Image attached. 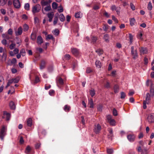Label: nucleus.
I'll return each mask as SVG.
<instances>
[{"instance_id": "f257e3e1", "label": "nucleus", "mask_w": 154, "mask_h": 154, "mask_svg": "<svg viewBox=\"0 0 154 154\" xmlns=\"http://www.w3.org/2000/svg\"><path fill=\"white\" fill-rule=\"evenodd\" d=\"M7 131V127L5 126H3L0 131V138L2 140L4 139V138L6 135Z\"/></svg>"}, {"instance_id": "f03ea898", "label": "nucleus", "mask_w": 154, "mask_h": 154, "mask_svg": "<svg viewBox=\"0 0 154 154\" xmlns=\"http://www.w3.org/2000/svg\"><path fill=\"white\" fill-rule=\"evenodd\" d=\"M41 9V5L39 4H37L32 7V12L33 14H35L39 12Z\"/></svg>"}, {"instance_id": "7ed1b4c3", "label": "nucleus", "mask_w": 154, "mask_h": 154, "mask_svg": "<svg viewBox=\"0 0 154 154\" xmlns=\"http://www.w3.org/2000/svg\"><path fill=\"white\" fill-rule=\"evenodd\" d=\"M150 100V95L149 93L146 94V100H144L143 103V108L146 109V104L149 103Z\"/></svg>"}, {"instance_id": "20e7f679", "label": "nucleus", "mask_w": 154, "mask_h": 154, "mask_svg": "<svg viewBox=\"0 0 154 154\" xmlns=\"http://www.w3.org/2000/svg\"><path fill=\"white\" fill-rule=\"evenodd\" d=\"M147 120L149 123L153 122H154V114L151 113L148 116Z\"/></svg>"}, {"instance_id": "39448f33", "label": "nucleus", "mask_w": 154, "mask_h": 154, "mask_svg": "<svg viewBox=\"0 0 154 154\" xmlns=\"http://www.w3.org/2000/svg\"><path fill=\"white\" fill-rule=\"evenodd\" d=\"M101 129V126L99 124L95 125L94 129V131L97 134L98 133Z\"/></svg>"}, {"instance_id": "423d86ee", "label": "nucleus", "mask_w": 154, "mask_h": 154, "mask_svg": "<svg viewBox=\"0 0 154 154\" xmlns=\"http://www.w3.org/2000/svg\"><path fill=\"white\" fill-rule=\"evenodd\" d=\"M10 114L9 113L7 112L6 111H4L2 116L3 118H5L6 120L8 121L10 119Z\"/></svg>"}, {"instance_id": "0eeeda50", "label": "nucleus", "mask_w": 154, "mask_h": 154, "mask_svg": "<svg viewBox=\"0 0 154 154\" xmlns=\"http://www.w3.org/2000/svg\"><path fill=\"white\" fill-rule=\"evenodd\" d=\"M51 1V0H49L48 1H45L44 0H42L41 2V4L42 7L47 6L50 5Z\"/></svg>"}, {"instance_id": "6e6552de", "label": "nucleus", "mask_w": 154, "mask_h": 154, "mask_svg": "<svg viewBox=\"0 0 154 154\" xmlns=\"http://www.w3.org/2000/svg\"><path fill=\"white\" fill-rule=\"evenodd\" d=\"M127 138L130 142H132L135 140V136L133 134H130L127 135Z\"/></svg>"}, {"instance_id": "1a4fd4ad", "label": "nucleus", "mask_w": 154, "mask_h": 154, "mask_svg": "<svg viewBox=\"0 0 154 154\" xmlns=\"http://www.w3.org/2000/svg\"><path fill=\"white\" fill-rule=\"evenodd\" d=\"M13 5L14 7L17 8H19L20 6V4L19 0H14Z\"/></svg>"}, {"instance_id": "9d476101", "label": "nucleus", "mask_w": 154, "mask_h": 154, "mask_svg": "<svg viewBox=\"0 0 154 154\" xmlns=\"http://www.w3.org/2000/svg\"><path fill=\"white\" fill-rule=\"evenodd\" d=\"M23 32V29L21 26L19 27L17 30L15 31V34L16 36H18L22 34Z\"/></svg>"}, {"instance_id": "9b49d317", "label": "nucleus", "mask_w": 154, "mask_h": 154, "mask_svg": "<svg viewBox=\"0 0 154 154\" xmlns=\"http://www.w3.org/2000/svg\"><path fill=\"white\" fill-rule=\"evenodd\" d=\"M20 79V78L19 77H17L15 78L10 79L8 81L11 84L12 83H18L19 82Z\"/></svg>"}, {"instance_id": "f8f14e48", "label": "nucleus", "mask_w": 154, "mask_h": 154, "mask_svg": "<svg viewBox=\"0 0 154 154\" xmlns=\"http://www.w3.org/2000/svg\"><path fill=\"white\" fill-rule=\"evenodd\" d=\"M71 52L75 56H77L79 54V50L75 48H72Z\"/></svg>"}, {"instance_id": "ddd939ff", "label": "nucleus", "mask_w": 154, "mask_h": 154, "mask_svg": "<svg viewBox=\"0 0 154 154\" xmlns=\"http://www.w3.org/2000/svg\"><path fill=\"white\" fill-rule=\"evenodd\" d=\"M63 80L61 78H59L58 80L57 81V85L60 88V86L63 84Z\"/></svg>"}, {"instance_id": "4468645a", "label": "nucleus", "mask_w": 154, "mask_h": 154, "mask_svg": "<svg viewBox=\"0 0 154 154\" xmlns=\"http://www.w3.org/2000/svg\"><path fill=\"white\" fill-rule=\"evenodd\" d=\"M7 58V54L5 52H3L2 55L0 57V60L2 62H5L6 61Z\"/></svg>"}, {"instance_id": "2eb2a0df", "label": "nucleus", "mask_w": 154, "mask_h": 154, "mask_svg": "<svg viewBox=\"0 0 154 154\" xmlns=\"http://www.w3.org/2000/svg\"><path fill=\"white\" fill-rule=\"evenodd\" d=\"M111 9L112 11H116L117 14L120 13V9L118 7H116L115 5H112L111 7Z\"/></svg>"}, {"instance_id": "dca6fc26", "label": "nucleus", "mask_w": 154, "mask_h": 154, "mask_svg": "<svg viewBox=\"0 0 154 154\" xmlns=\"http://www.w3.org/2000/svg\"><path fill=\"white\" fill-rule=\"evenodd\" d=\"M54 14L53 12H51L50 13H49L47 14V16L49 18V22H51L52 21V19L54 17Z\"/></svg>"}, {"instance_id": "f3484780", "label": "nucleus", "mask_w": 154, "mask_h": 154, "mask_svg": "<svg viewBox=\"0 0 154 154\" xmlns=\"http://www.w3.org/2000/svg\"><path fill=\"white\" fill-rule=\"evenodd\" d=\"M140 51L141 54H144L147 53V50L146 48H141L140 49Z\"/></svg>"}, {"instance_id": "a211bd4d", "label": "nucleus", "mask_w": 154, "mask_h": 154, "mask_svg": "<svg viewBox=\"0 0 154 154\" xmlns=\"http://www.w3.org/2000/svg\"><path fill=\"white\" fill-rule=\"evenodd\" d=\"M43 42V39L42 37L40 35L38 36L37 38V43L41 45Z\"/></svg>"}, {"instance_id": "6ab92c4d", "label": "nucleus", "mask_w": 154, "mask_h": 154, "mask_svg": "<svg viewBox=\"0 0 154 154\" xmlns=\"http://www.w3.org/2000/svg\"><path fill=\"white\" fill-rule=\"evenodd\" d=\"M150 92L151 96H153L154 95V85L152 84L151 86Z\"/></svg>"}, {"instance_id": "aec40b11", "label": "nucleus", "mask_w": 154, "mask_h": 154, "mask_svg": "<svg viewBox=\"0 0 154 154\" xmlns=\"http://www.w3.org/2000/svg\"><path fill=\"white\" fill-rule=\"evenodd\" d=\"M27 125L29 127H31L32 125V120L31 118L28 119L26 122Z\"/></svg>"}, {"instance_id": "412c9836", "label": "nucleus", "mask_w": 154, "mask_h": 154, "mask_svg": "<svg viewBox=\"0 0 154 154\" xmlns=\"http://www.w3.org/2000/svg\"><path fill=\"white\" fill-rule=\"evenodd\" d=\"M103 39L104 40L105 42H109V36L108 34H105L104 35Z\"/></svg>"}, {"instance_id": "4be33fe9", "label": "nucleus", "mask_w": 154, "mask_h": 154, "mask_svg": "<svg viewBox=\"0 0 154 154\" xmlns=\"http://www.w3.org/2000/svg\"><path fill=\"white\" fill-rule=\"evenodd\" d=\"M58 14H56V16L54 17L53 21V24L54 25H56L58 21Z\"/></svg>"}, {"instance_id": "5701e85b", "label": "nucleus", "mask_w": 154, "mask_h": 154, "mask_svg": "<svg viewBox=\"0 0 154 154\" xmlns=\"http://www.w3.org/2000/svg\"><path fill=\"white\" fill-rule=\"evenodd\" d=\"M9 106L11 109H15V106L13 101H11L9 103Z\"/></svg>"}, {"instance_id": "b1692460", "label": "nucleus", "mask_w": 154, "mask_h": 154, "mask_svg": "<svg viewBox=\"0 0 154 154\" xmlns=\"http://www.w3.org/2000/svg\"><path fill=\"white\" fill-rule=\"evenodd\" d=\"M75 16L76 18H80L82 16V14L80 12H78L75 13Z\"/></svg>"}, {"instance_id": "393cba45", "label": "nucleus", "mask_w": 154, "mask_h": 154, "mask_svg": "<svg viewBox=\"0 0 154 154\" xmlns=\"http://www.w3.org/2000/svg\"><path fill=\"white\" fill-rule=\"evenodd\" d=\"M59 18L62 22H63L65 20V17L63 14H60L59 15Z\"/></svg>"}, {"instance_id": "a878e982", "label": "nucleus", "mask_w": 154, "mask_h": 154, "mask_svg": "<svg viewBox=\"0 0 154 154\" xmlns=\"http://www.w3.org/2000/svg\"><path fill=\"white\" fill-rule=\"evenodd\" d=\"M97 40V38L94 36H92L91 38V42L93 44H94Z\"/></svg>"}, {"instance_id": "bb28decb", "label": "nucleus", "mask_w": 154, "mask_h": 154, "mask_svg": "<svg viewBox=\"0 0 154 154\" xmlns=\"http://www.w3.org/2000/svg\"><path fill=\"white\" fill-rule=\"evenodd\" d=\"M97 68H100L101 66V65L100 61L99 60H96L95 62Z\"/></svg>"}, {"instance_id": "cd10ccee", "label": "nucleus", "mask_w": 154, "mask_h": 154, "mask_svg": "<svg viewBox=\"0 0 154 154\" xmlns=\"http://www.w3.org/2000/svg\"><path fill=\"white\" fill-rule=\"evenodd\" d=\"M31 38L33 40H35L36 37V32L32 33L31 34Z\"/></svg>"}, {"instance_id": "c85d7f7f", "label": "nucleus", "mask_w": 154, "mask_h": 154, "mask_svg": "<svg viewBox=\"0 0 154 154\" xmlns=\"http://www.w3.org/2000/svg\"><path fill=\"white\" fill-rule=\"evenodd\" d=\"M45 62L44 60H42L41 62L40 66V69H42L45 68Z\"/></svg>"}, {"instance_id": "c756f323", "label": "nucleus", "mask_w": 154, "mask_h": 154, "mask_svg": "<svg viewBox=\"0 0 154 154\" xmlns=\"http://www.w3.org/2000/svg\"><path fill=\"white\" fill-rule=\"evenodd\" d=\"M2 36V37L5 39H6L8 40L10 38L9 35L7 34H3Z\"/></svg>"}, {"instance_id": "7c9ffc66", "label": "nucleus", "mask_w": 154, "mask_h": 154, "mask_svg": "<svg viewBox=\"0 0 154 154\" xmlns=\"http://www.w3.org/2000/svg\"><path fill=\"white\" fill-rule=\"evenodd\" d=\"M108 122L110 125L112 126H115L116 125V122L114 119H112L109 121Z\"/></svg>"}, {"instance_id": "2f4dec72", "label": "nucleus", "mask_w": 154, "mask_h": 154, "mask_svg": "<svg viewBox=\"0 0 154 154\" xmlns=\"http://www.w3.org/2000/svg\"><path fill=\"white\" fill-rule=\"evenodd\" d=\"M130 25L131 26H133L134 25V24L135 23V19H134V18H131L130 19Z\"/></svg>"}, {"instance_id": "473e14b6", "label": "nucleus", "mask_w": 154, "mask_h": 154, "mask_svg": "<svg viewBox=\"0 0 154 154\" xmlns=\"http://www.w3.org/2000/svg\"><path fill=\"white\" fill-rule=\"evenodd\" d=\"M131 54L134 59H135L138 57V56L137 51H135L131 53Z\"/></svg>"}, {"instance_id": "72a5a7b5", "label": "nucleus", "mask_w": 154, "mask_h": 154, "mask_svg": "<svg viewBox=\"0 0 154 154\" xmlns=\"http://www.w3.org/2000/svg\"><path fill=\"white\" fill-rule=\"evenodd\" d=\"M20 54L22 56H24L25 55L26 52L24 49L22 48L21 49L20 52Z\"/></svg>"}, {"instance_id": "f704fd0d", "label": "nucleus", "mask_w": 154, "mask_h": 154, "mask_svg": "<svg viewBox=\"0 0 154 154\" xmlns=\"http://www.w3.org/2000/svg\"><path fill=\"white\" fill-rule=\"evenodd\" d=\"M15 44L12 43L9 45V48L11 50H12L14 48H15Z\"/></svg>"}, {"instance_id": "c9c22d12", "label": "nucleus", "mask_w": 154, "mask_h": 154, "mask_svg": "<svg viewBox=\"0 0 154 154\" xmlns=\"http://www.w3.org/2000/svg\"><path fill=\"white\" fill-rule=\"evenodd\" d=\"M130 44H131L133 41V36L131 33L129 34Z\"/></svg>"}, {"instance_id": "e433bc0d", "label": "nucleus", "mask_w": 154, "mask_h": 154, "mask_svg": "<svg viewBox=\"0 0 154 154\" xmlns=\"http://www.w3.org/2000/svg\"><path fill=\"white\" fill-rule=\"evenodd\" d=\"M89 104L90 105V108H93L94 106V103L93 100L92 99H90L89 101Z\"/></svg>"}, {"instance_id": "4c0bfd02", "label": "nucleus", "mask_w": 154, "mask_h": 154, "mask_svg": "<svg viewBox=\"0 0 154 154\" xmlns=\"http://www.w3.org/2000/svg\"><path fill=\"white\" fill-rule=\"evenodd\" d=\"M114 92L117 93L119 91V87L117 85H115L114 88Z\"/></svg>"}, {"instance_id": "58836bf2", "label": "nucleus", "mask_w": 154, "mask_h": 154, "mask_svg": "<svg viewBox=\"0 0 154 154\" xmlns=\"http://www.w3.org/2000/svg\"><path fill=\"white\" fill-rule=\"evenodd\" d=\"M44 10L46 11H50L51 10V8L50 5H47L46 7H45L44 8Z\"/></svg>"}, {"instance_id": "ea45409f", "label": "nucleus", "mask_w": 154, "mask_h": 154, "mask_svg": "<svg viewBox=\"0 0 154 154\" xmlns=\"http://www.w3.org/2000/svg\"><path fill=\"white\" fill-rule=\"evenodd\" d=\"M90 94L92 97L94 96L95 94V92L94 89H92L90 91Z\"/></svg>"}, {"instance_id": "a19ab883", "label": "nucleus", "mask_w": 154, "mask_h": 154, "mask_svg": "<svg viewBox=\"0 0 154 154\" xmlns=\"http://www.w3.org/2000/svg\"><path fill=\"white\" fill-rule=\"evenodd\" d=\"M64 109L65 111H69L70 109V107L68 105H66L64 106Z\"/></svg>"}, {"instance_id": "79ce46f5", "label": "nucleus", "mask_w": 154, "mask_h": 154, "mask_svg": "<svg viewBox=\"0 0 154 154\" xmlns=\"http://www.w3.org/2000/svg\"><path fill=\"white\" fill-rule=\"evenodd\" d=\"M31 150V148L29 146H28L26 148L25 152L26 153H28Z\"/></svg>"}, {"instance_id": "37998d69", "label": "nucleus", "mask_w": 154, "mask_h": 154, "mask_svg": "<svg viewBox=\"0 0 154 154\" xmlns=\"http://www.w3.org/2000/svg\"><path fill=\"white\" fill-rule=\"evenodd\" d=\"M29 27L26 24H24L23 26V29L24 31H26L29 29Z\"/></svg>"}, {"instance_id": "c03bdc74", "label": "nucleus", "mask_w": 154, "mask_h": 154, "mask_svg": "<svg viewBox=\"0 0 154 154\" xmlns=\"http://www.w3.org/2000/svg\"><path fill=\"white\" fill-rule=\"evenodd\" d=\"M57 4L55 2H53L52 4V7L53 9H56L57 8Z\"/></svg>"}, {"instance_id": "a18cd8bd", "label": "nucleus", "mask_w": 154, "mask_h": 154, "mask_svg": "<svg viewBox=\"0 0 154 154\" xmlns=\"http://www.w3.org/2000/svg\"><path fill=\"white\" fill-rule=\"evenodd\" d=\"M109 28V26L107 25H104L103 29L105 31H106Z\"/></svg>"}, {"instance_id": "49530a36", "label": "nucleus", "mask_w": 154, "mask_h": 154, "mask_svg": "<svg viewBox=\"0 0 154 154\" xmlns=\"http://www.w3.org/2000/svg\"><path fill=\"white\" fill-rule=\"evenodd\" d=\"M148 9L149 10H151L152 8V5L150 2L149 3L147 7Z\"/></svg>"}, {"instance_id": "de8ad7c7", "label": "nucleus", "mask_w": 154, "mask_h": 154, "mask_svg": "<svg viewBox=\"0 0 154 154\" xmlns=\"http://www.w3.org/2000/svg\"><path fill=\"white\" fill-rule=\"evenodd\" d=\"M53 32L54 35H58L59 34V31L58 29H56L54 30V32Z\"/></svg>"}, {"instance_id": "09e8293b", "label": "nucleus", "mask_w": 154, "mask_h": 154, "mask_svg": "<svg viewBox=\"0 0 154 154\" xmlns=\"http://www.w3.org/2000/svg\"><path fill=\"white\" fill-rule=\"evenodd\" d=\"M25 9L27 10H29V3H26L25 5Z\"/></svg>"}, {"instance_id": "8fccbe9b", "label": "nucleus", "mask_w": 154, "mask_h": 154, "mask_svg": "<svg viewBox=\"0 0 154 154\" xmlns=\"http://www.w3.org/2000/svg\"><path fill=\"white\" fill-rule=\"evenodd\" d=\"M107 153L108 154H112L113 152V150L112 149H109L107 150Z\"/></svg>"}, {"instance_id": "3c124183", "label": "nucleus", "mask_w": 154, "mask_h": 154, "mask_svg": "<svg viewBox=\"0 0 154 154\" xmlns=\"http://www.w3.org/2000/svg\"><path fill=\"white\" fill-rule=\"evenodd\" d=\"M126 96V94L125 93L122 92L121 93V99H124Z\"/></svg>"}, {"instance_id": "603ef678", "label": "nucleus", "mask_w": 154, "mask_h": 154, "mask_svg": "<svg viewBox=\"0 0 154 154\" xmlns=\"http://www.w3.org/2000/svg\"><path fill=\"white\" fill-rule=\"evenodd\" d=\"M58 11L60 13L62 12L63 11V9L62 7L61 6V5H60L58 9Z\"/></svg>"}, {"instance_id": "864d4df0", "label": "nucleus", "mask_w": 154, "mask_h": 154, "mask_svg": "<svg viewBox=\"0 0 154 154\" xmlns=\"http://www.w3.org/2000/svg\"><path fill=\"white\" fill-rule=\"evenodd\" d=\"M54 39L53 36L51 35H48L47 37H46V39Z\"/></svg>"}, {"instance_id": "5fc2aeb1", "label": "nucleus", "mask_w": 154, "mask_h": 154, "mask_svg": "<svg viewBox=\"0 0 154 154\" xmlns=\"http://www.w3.org/2000/svg\"><path fill=\"white\" fill-rule=\"evenodd\" d=\"M13 51H14V53L16 55V54H17L19 53V50L18 48H14V50Z\"/></svg>"}, {"instance_id": "6e6d98bb", "label": "nucleus", "mask_w": 154, "mask_h": 154, "mask_svg": "<svg viewBox=\"0 0 154 154\" xmlns=\"http://www.w3.org/2000/svg\"><path fill=\"white\" fill-rule=\"evenodd\" d=\"M6 3L5 0H0V5H4Z\"/></svg>"}, {"instance_id": "4d7b16f0", "label": "nucleus", "mask_w": 154, "mask_h": 154, "mask_svg": "<svg viewBox=\"0 0 154 154\" xmlns=\"http://www.w3.org/2000/svg\"><path fill=\"white\" fill-rule=\"evenodd\" d=\"M108 131L109 132V134L111 135V137H112L113 136V135L112 134V129L111 128H109Z\"/></svg>"}, {"instance_id": "13d9d810", "label": "nucleus", "mask_w": 154, "mask_h": 154, "mask_svg": "<svg viewBox=\"0 0 154 154\" xmlns=\"http://www.w3.org/2000/svg\"><path fill=\"white\" fill-rule=\"evenodd\" d=\"M144 64L145 65H147L148 63V59L146 57H145L144 59Z\"/></svg>"}, {"instance_id": "bf43d9fd", "label": "nucleus", "mask_w": 154, "mask_h": 154, "mask_svg": "<svg viewBox=\"0 0 154 154\" xmlns=\"http://www.w3.org/2000/svg\"><path fill=\"white\" fill-rule=\"evenodd\" d=\"M96 52L99 55L103 53L102 51L100 49H98L96 50Z\"/></svg>"}, {"instance_id": "052dcab7", "label": "nucleus", "mask_w": 154, "mask_h": 154, "mask_svg": "<svg viewBox=\"0 0 154 154\" xmlns=\"http://www.w3.org/2000/svg\"><path fill=\"white\" fill-rule=\"evenodd\" d=\"M2 43L5 45H6L7 44V42L6 40L5 39H4L2 41Z\"/></svg>"}, {"instance_id": "680f3d73", "label": "nucleus", "mask_w": 154, "mask_h": 154, "mask_svg": "<svg viewBox=\"0 0 154 154\" xmlns=\"http://www.w3.org/2000/svg\"><path fill=\"white\" fill-rule=\"evenodd\" d=\"M16 39H17L18 40L17 41V42L16 43L17 44L19 45V46H20V45L21 42V40L20 39H19L18 38H16Z\"/></svg>"}, {"instance_id": "e2e57ef3", "label": "nucleus", "mask_w": 154, "mask_h": 154, "mask_svg": "<svg viewBox=\"0 0 154 154\" xmlns=\"http://www.w3.org/2000/svg\"><path fill=\"white\" fill-rule=\"evenodd\" d=\"M112 20H113L116 23H118V20L114 16L112 15Z\"/></svg>"}, {"instance_id": "0e129e2a", "label": "nucleus", "mask_w": 154, "mask_h": 154, "mask_svg": "<svg viewBox=\"0 0 154 154\" xmlns=\"http://www.w3.org/2000/svg\"><path fill=\"white\" fill-rule=\"evenodd\" d=\"M70 56L69 54H66L64 56V58L66 60H69L70 58Z\"/></svg>"}, {"instance_id": "69168bd1", "label": "nucleus", "mask_w": 154, "mask_h": 154, "mask_svg": "<svg viewBox=\"0 0 154 154\" xmlns=\"http://www.w3.org/2000/svg\"><path fill=\"white\" fill-rule=\"evenodd\" d=\"M113 114L114 116H116L117 115V110L115 109H114L113 111Z\"/></svg>"}, {"instance_id": "338daca9", "label": "nucleus", "mask_w": 154, "mask_h": 154, "mask_svg": "<svg viewBox=\"0 0 154 154\" xmlns=\"http://www.w3.org/2000/svg\"><path fill=\"white\" fill-rule=\"evenodd\" d=\"M130 7L131 9L133 10H135V7L134 5L132 3H131L130 4Z\"/></svg>"}, {"instance_id": "774afa93", "label": "nucleus", "mask_w": 154, "mask_h": 154, "mask_svg": "<svg viewBox=\"0 0 154 154\" xmlns=\"http://www.w3.org/2000/svg\"><path fill=\"white\" fill-rule=\"evenodd\" d=\"M141 152V154H147V150L146 149H143Z\"/></svg>"}]
</instances>
